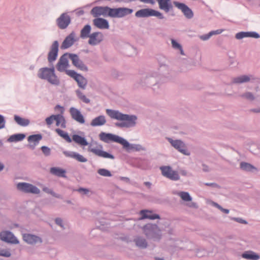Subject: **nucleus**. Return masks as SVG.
<instances>
[{
    "label": "nucleus",
    "instance_id": "nucleus-39",
    "mask_svg": "<svg viewBox=\"0 0 260 260\" xmlns=\"http://www.w3.org/2000/svg\"><path fill=\"white\" fill-rule=\"evenodd\" d=\"M136 245L141 248H146L147 244L146 240L144 239L138 238L135 240Z\"/></svg>",
    "mask_w": 260,
    "mask_h": 260
},
{
    "label": "nucleus",
    "instance_id": "nucleus-44",
    "mask_svg": "<svg viewBox=\"0 0 260 260\" xmlns=\"http://www.w3.org/2000/svg\"><path fill=\"white\" fill-rule=\"evenodd\" d=\"M77 94L78 98L82 100L83 102L88 104L90 102V100L86 97L81 92L77 91Z\"/></svg>",
    "mask_w": 260,
    "mask_h": 260
},
{
    "label": "nucleus",
    "instance_id": "nucleus-61",
    "mask_svg": "<svg viewBox=\"0 0 260 260\" xmlns=\"http://www.w3.org/2000/svg\"><path fill=\"white\" fill-rule=\"evenodd\" d=\"M214 205L215 207H216L217 208H218L219 210H221V209L222 208L219 205H218V204L217 203H214Z\"/></svg>",
    "mask_w": 260,
    "mask_h": 260
},
{
    "label": "nucleus",
    "instance_id": "nucleus-1",
    "mask_svg": "<svg viewBox=\"0 0 260 260\" xmlns=\"http://www.w3.org/2000/svg\"><path fill=\"white\" fill-rule=\"evenodd\" d=\"M106 113L112 119L121 121L115 123L116 126L120 127H129L135 125L137 117L134 115L123 114L118 111L107 109Z\"/></svg>",
    "mask_w": 260,
    "mask_h": 260
},
{
    "label": "nucleus",
    "instance_id": "nucleus-6",
    "mask_svg": "<svg viewBox=\"0 0 260 260\" xmlns=\"http://www.w3.org/2000/svg\"><path fill=\"white\" fill-rule=\"evenodd\" d=\"M18 190L25 193H31L33 194H39L40 190L36 186L28 183H19L17 185Z\"/></svg>",
    "mask_w": 260,
    "mask_h": 260
},
{
    "label": "nucleus",
    "instance_id": "nucleus-59",
    "mask_svg": "<svg viewBox=\"0 0 260 260\" xmlns=\"http://www.w3.org/2000/svg\"><path fill=\"white\" fill-rule=\"evenodd\" d=\"M55 222L56 223V224H57L58 225L62 226V225H61V223H62V220L60 218H56V220H55Z\"/></svg>",
    "mask_w": 260,
    "mask_h": 260
},
{
    "label": "nucleus",
    "instance_id": "nucleus-25",
    "mask_svg": "<svg viewBox=\"0 0 260 260\" xmlns=\"http://www.w3.org/2000/svg\"><path fill=\"white\" fill-rule=\"evenodd\" d=\"M106 123L105 117L103 115L98 116L92 120L90 125L92 126H98L104 125Z\"/></svg>",
    "mask_w": 260,
    "mask_h": 260
},
{
    "label": "nucleus",
    "instance_id": "nucleus-64",
    "mask_svg": "<svg viewBox=\"0 0 260 260\" xmlns=\"http://www.w3.org/2000/svg\"><path fill=\"white\" fill-rule=\"evenodd\" d=\"M156 260H164V259L162 258H156Z\"/></svg>",
    "mask_w": 260,
    "mask_h": 260
},
{
    "label": "nucleus",
    "instance_id": "nucleus-53",
    "mask_svg": "<svg viewBox=\"0 0 260 260\" xmlns=\"http://www.w3.org/2000/svg\"><path fill=\"white\" fill-rule=\"evenodd\" d=\"M43 190L47 193H50V194L53 195V196L58 197V196H56L55 193L52 190H51V189H49L47 187H44L43 188Z\"/></svg>",
    "mask_w": 260,
    "mask_h": 260
},
{
    "label": "nucleus",
    "instance_id": "nucleus-40",
    "mask_svg": "<svg viewBox=\"0 0 260 260\" xmlns=\"http://www.w3.org/2000/svg\"><path fill=\"white\" fill-rule=\"evenodd\" d=\"M179 196L183 201H190L191 200V198L190 197L189 194L187 192H180L179 193Z\"/></svg>",
    "mask_w": 260,
    "mask_h": 260
},
{
    "label": "nucleus",
    "instance_id": "nucleus-5",
    "mask_svg": "<svg viewBox=\"0 0 260 260\" xmlns=\"http://www.w3.org/2000/svg\"><path fill=\"white\" fill-rule=\"evenodd\" d=\"M135 15L137 17L155 16L161 19L164 18L163 15L160 12L151 9H143L140 10L136 13Z\"/></svg>",
    "mask_w": 260,
    "mask_h": 260
},
{
    "label": "nucleus",
    "instance_id": "nucleus-9",
    "mask_svg": "<svg viewBox=\"0 0 260 260\" xmlns=\"http://www.w3.org/2000/svg\"><path fill=\"white\" fill-rule=\"evenodd\" d=\"M110 8L108 7H95L91 11V14L94 17L100 16H110Z\"/></svg>",
    "mask_w": 260,
    "mask_h": 260
},
{
    "label": "nucleus",
    "instance_id": "nucleus-10",
    "mask_svg": "<svg viewBox=\"0 0 260 260\" xmlns=\"http://www.w3.org/2000/svg\"><path fill=\"white\" fill-rule=\"evenodd\" d=\"M69 112L72 119L74 120L80 124H84L85 123V118L78 109L71 107L70 108Z\"/></svg>",
    "mask_w": 260,
    "mask_h": 260
},
{
    "label": "nucleus",
    "instance_id": "nucleus-49",
    "mask_svg": "<svg viewBox=\"0 0 260 260\" xmlns=\"http://www.w3.org/2000/svg\"><path fill=\"white\" fill-rule=\"evenodd\" d=\"M41 149L43 153L46 155L48 156L50 154V149L46 146H42L41 147Z\"/></svg>",
    "mask_w": 260,
    "mask_h": 260
},
{
    "label": "nucleus",
    "instance_id": "nucleus-26",
    "mask_svg": "<svg viewBox=\"0 0 260 260\" xmlns=\"http://www.w3.org/2000/svg\"><path fill=\"white\" fill-rule=\"evenodd\" d=\"M55 122L57 126L64 128L66 127V121L64 116L61 114H56Z\"/></svg>",
    "mask_w": 260,
    "mask_h": 260
},
{
    "label": "nucleus",
    "instance_id": "nucleus-42",
    "mask_svg": "<svg viewBox=\"0 0 260 260\" xmlns=\"http://www.w3.org/2000/svg\"><path fill=\"white\" fill-rule=\"evenodd\" d=\"M98 173L101 176L106 177H110L112 176L111 173L109 171L105 169H100L98 170Z\"/></svg>",
    "mask_w": 260,
    "mask_h": 260
},
{
    "label": "nucleus",
    "instance_id": "nucleus-63",
    "mask_svg": "<svg viewBox=\"0 0 260 260\" xmlns=\"http://www.w3.org/2000/svg\"><path fill=\"white\" fill-rule=\"evenodd\" d=\"M4 165L0 163V171H2L4 169Z\"/></svg>",
    "mask_w": 260,
    "mask_h": 260
},
{
    "label": "nucleus",
    "instance_id": "nucleus-2",
    "mask_svg": "<svg viewBox=\"0 0 260 260\" xmlns=\"http://www.w3.org/2000/svg\"><path fill=\"white\" fill-rule=\"evenodd\" d=\"M38 77L42 79L47 80L52 84L57 85L59 84V80L54 73V69L44 68L39 70Z\"/></svg>",
    "mask_w": 260,
    "mask_h": 260
},
{
    "label": "nucleus",
    "instance_id": "nucleus-32",
    "mask_svg": "<svg viewBox=\"0 0 260 260\" xmlns=\"http://www.w3.org/2000/svg\"><path fill=\"white\" fill-rule=\"evenodd\" d=\"M145 232L146 235H148L150 233L148 231H151L152 233H154L156 231H159L158 226L155 224H148L146 225L144 228Z\"/></svg>",
    "mask_w": 260,
    "mask_h": 260
},
{
    "label": "nucleus",
    "instance_id": "nucleus-50",
    "mask_svg": "<svg viewBox=\"0 0 260 260\" xmlns=\"http://www.w3.org/2000/svg\"><path fill=\"white\" fill-rule=\"evenodd\" d=\"M172 44L173 47L174 48H176V49H181V45L174 40H172Z\"/></svg>",
    "mask_w": 260,
    "mask_h": 260
},
{
    "label": "nucleus",
    "instance_id": "nucleus-48",
    "mask_svg": "<svg viewBox=\"0 0 260 260\" xmlns=\"http://www.w3.org/2000/svg\"><path fill=\"white\" fill-rule=\"evenodd\" d=\"M0 255L6 257H9L11 255V253L8 250L0 249Z\"/></svg>",
    "mask_w": 260,
    "mask_h": 260
},
{
    "label": "nucleus",
    "instance_id": "nucleus-46",
    "mask_svg": "<svg viewBox=\"0 0 260 260\" xmlns=\"http://www.w3.org/2000/svg\"><path fill=\"white\" fill-rule=\"evenodd\" d=\"M66 74L74 78L75 80L77 78V76L79 75L73 70H66Z\"/></svg>",
    "mask_w": 260,
    "mask_h": 260
},
{
    "label": "nucleus",
    "instance_id": "nucleus-27",
    "mask_svg": "<svg viewBox=\"0 0 260 260\" xmlns=\"http://www.w3.org/2000/svg\"><path fill=\"white\" fill-rule=\"evenodd\" d=\"M72 140L76 143L81 145V146H87L88 145V143L85 138L82 137L78 135H74L72 136Z\"/></svg>",
    "mask_w": 260,
    "mask_h": 260
},
{
    "label": "nucleus",
    "instance_id": "nucleus-37",
    "mask_svg": "<svg viewBox=\"0 0 260 260\" xmlns=\"http://www.w3.org/2000/svg\"><path fill=\"white\" fill-rule=\"evenodd\" d=\"M250 77L246 75L242 76L234 79L233 82L235 83H242L250 81Z\"/></svg>",
    "mask_w": 260,
    "mask_h": 260
},
{
    "label": "nucleus",
    "instance_id": "nucleus-21",
    "mask_svg": "<svg viewBox=\"0 0 260 260\" xmlns=\"http://www.w3.org/2000/svg\"><path fill=\"white\" fill-rule=\"evenodd\" d=\"M23 239L26 243L30 244H35L42 242L40 238L29 234H23Z\"/></svg>",
    "mask_w": 260,
    "mask_h": 260
},
{
    "label": "nucleus",
    "instance_id": "nucleus-47",
    "mask_svg": "<svg viewBox=\"0 0 260 260\" xmlns=\"http://www.w3.org/2000/svg\"><path fill=\"white\" fill-rule=\"evenodd\" d=\"M54 109L56 112L59 113V114L62 115L64 111V108L62 106H61L60 105H56Z\"/></svg>",
    "mask_w": 260,
    "mask_h": 260
},
{
    "label": "nucleus",
    "instance_id": "nucleus-20",
    "mask_svg": "<svg viewBox=\"0 0 260 260\" xmlns=\"http://www.w3.org/2000/svg\"><path fill=\"white\" fill-rule=\"evenodd\" d=\"M93 24L100 29H108L109 27L108 21L102 18H97L93 19Z\"/></svg>",
    "mask_w": 260,
    "mask_h": 260
},
{
    "label": "nucleus",
    "instance_id": "nucleus-58",
    "mask_svg": "<svg viewBox=\"0 0 260 260\" xmlns=\"http://www.w3.org/2000/svg\"><path fill=\"white\" fill-rule=\"evenodd\" d=\"M210 37L211 36H209V33L208 34L200 36V39H202V40L205 41L209 39Z\"/></svg>",
    "mask_w": 260,
    "mask_h": 260
},
{
    "label": "nucleus",
    "instance_id": "nucleus-12",
    "mask_svg": "<svg viewBox=\"0 0 260 260\" xmlns=\"http://www.w3.org/2000/svg\"><path fill=\"white\" fill-rule=\"evenodd\" d=\"M174 5L179 9L181 10L183 14L187 18H191L193 14L191 10L186 5L177 2H174Z\"/></svg>",
    "mask_w": 260,
    "mask_h": 260
},
{
    "label": "nucleus",
    "instance_id": "nucleus-22",
    "mask_svg": "<svg viewBox=\"0 0 260 260\" xmlns=\"http://www.w3.org/2000/svg\"><path fill=\"white\" fill-rule=\"evenodd\" d=\"M161 10L168 12L172 8L171 0H156Z\"/></svg>",
    "mask_w": 260,
    "mask_h": 260
},
{
    "label": "nucleus",
    "instance_id": "nucleus-38",
    "mask_svg": "<svg viewBox=\"0 0 260 260\" xmlns=\"http://www.w3.org/2000/svg\"><path fill=\"white\" fill-rule=\"evenodd\" d=\"M241 168L246 171H252L253 170H256V168L250 164L242 162L240 164Z\"/></svg>",
    "mask_w": 260,
    "mask_h": 260
},
{
    "label": "nucleus",
    "instance_id": "nucleus-52",
    "mask_svg": "<svg viewBox=\"0 0 260 260\" xmlns=\"http://www.w3.org/2000/svg\"><path fill=\"white\" fill-rule=\"evenodd\" d=\"M223 31V29H217L216 30L211 31L209 32V36H211V37L213 35L220 34Z\"/></svg>",
    "mask_w": 260,
    "mask_h": 260
},
{
    "label": "nucleus",
    "instance_id": "nucleus-60",
    "mask_svg": "<svg viewBox=\"0 0 260 260\" xmlns=\"http://www.w3.org/2000/svg\"><path fill=\"white\" fill-rule=\"evenodd\" d=\"M221 211L225 214H228L229 213V210L228 209H223V208L221 209Z\"/></svg>",
    "mask_w": 260,
    "mask_h": 260
},
{
    "label": "nucleus",
    "instance_id": "nucleus-33",
    "mask_svg": "<svg viewBox=\"0 0 260 260\" xmlns=\"http://www.w3.org/2000/svg\"><path fill=\"white\" fill-rule=\"evenodd\" d=\"M55 131L59 136L63 138L68 142L71 143L72 142V140L67 133L59 128H56Z\"/></svg>",
    "mask_w": 260,
    "mask_h": 260
},
{
    "label": "nucleus",
    "instance_id": "nucleus-57",
    "mask_svg": "<svg viewBox=\"0 0 260 260\" xmlns=\"http://www.w3.org/2000/svg\"><path fill=\"white\" fill-rule=\"evenodd\" d=\"M234 220L238 222H240V223H244V224H246L247 223V222L241 219V218H233Z\"/></svg>",
    "mask_w": 260,
    "mask_h": 260
},
{
    "label": "nucleus",
    "instance_id": "nucleus-13",
    "mask_svg": "<svg viewBox=\"0 0 260 260\" xmlns=\"http://www.w3.org/2000/svg\"><path fill=\"white\" fill-rule=\"evenodd\" d=\"M0 239L13 244L18 243V241L11 232L4 231L0 233Z\"/></svg>",
    "mask_w": 260,
    "mask_h": 260
},
{
    "label": "nucleus",
    "instance_id": "nucleus-41",
    "mask_svg": "<svg viewBox=\"0 0 260 260\" xmlns=\"http://www.w3.org/2000/svg\"><path fill=\"white\" fill-rule=\"evenodd\" d=\"M55 116L56 115H51L45 119V122L48 127H50L54 121H55Z\"/></svg>",
    "mask_w": 260,
    "mask_h": 260
},
{
    "label": "nucleus",
    "instance_id": "nucleus-43",
    "mask_svg": "<svg viewBox=\"0 0 260 260\" xmlns=\"http://www.w3.org/2000/svg\"><path fill=\"white\" fill-rule=\"evenodd\" d=\"M128 150H134L136 151H140L142 150H144V148L140 145H129V146L126 147H124Z\"/></svg>",
    "mask_w": 260,
    "mask_h": 260
},
{
    "label": "nucleus",
    "instance_id": "nucleus-7",
    "mask_svg": "<svg viewBox=\"0 0 260 260\" xmlns=\"http://www.w3.org/2000/svg\"><path fill=\"white\" fill-rule=\"evenodd\" d=\"M133 12V10L126 8H110V17H122Z\"/></svg>",
    "mask_w": 260,
    "mask_h": 260
},
{
    "label": "nucleus",
    "instance_id": "nucleus-62",
    "mask_svg": "<svg viewBox=\"0 0 260 260\" xmlns=\"http://www.w3.org/2000/svg\"><path fill=\"white\" fill-rule=\"evenodd\" d=\"M214 205L215 207H216L217 208H218L219 210H221V209L222 208L219 205H218V204L217 203H214Z\"/></svg>",
    "mask_w": 260,
    "mask_h": 260
},
{
    "label": "nucleus",
    "instance_id": "nucleus-36",
    "mask_svg": "<svg viewBox=\"0 0 260 260\" xmlns=\"http://www.w3.org/2000/svg\"><path fill=\"white\" fill-rule=\"evenodd\" d=\"M242 257L249 259L257 260L259 258L258 255L253 252L250 251L242 254Z\"/></svg>",
    "mask_w": 260,
    "mask_h": 260
},
{
    "label": "nucleus",
    "instance_id": "nucleus-16",
    "mask_svg": "<svg viewBox=\"0 0 260 260\" xmlns=\"http://www.w3.org/2000/svg\"><path fill=\"white\" fill-rule=\"evenodd\" d=\"M103 39V35L100 32H95L90 35L88 43L91 45L99 44Z\"/></svg>",
    "mask_w": 260,
    "mask_h": 260
},
{
    "label": "nucleus",
    "instance_id": "nucleus-23",
    "mask_svg": "<svg viewBox=\"0 0 260 260\" xmlns=\"http://www.w3.org/2000/svg\"><path fill=\"white\" fill-rule=\"evenodd\" d=\"M140 214L142 215L141 219L148 218L150 219H159V216L154 214L152 211L149 210H141Z\"/></svg>",
    "mask_w": 260,
    "mask_h": 260
},
{
    "label": "nucleus",
    "instance_id": "nucleus-45",
    "mask_svg": "<svg viewBox=\"0 0 260 260\" xmlns=\"http://www.w3.org/2000/svg\"><path fill=\"white\" fill-rule=\"evenodd\" d=\"M245 38L252 37L254 38H258L259 37V35L255 32H244Z\"/></svg>",
    "mask_w": 260,
    "mask_h": 260
},
{
    "label": "nucleus",
    "instance_id": "nucleus-54",
    "mask_svg": "<svg viewBox=\"0 0 260 260\" xmlns=\"http://www.w3.org/2000/svg\"><path fill=\"white\" fill-rule=\"evenodd\" d=\"M244 38H245V37L243 31L238 32L236 35V38L237 39L240 40Z\"/></svg>",
    "mask_w": 260,
    "mask_h": 260
},
{
    "label": "nucleus",
    "instance_id": "nucleus-14",
    "mask_svg": "<svg viewBox=\"0 0 260 260\" xmlns=\"http://www.w3.org/2000/svg\"><path fill=\"white\" fill-rule=\"evenodd\" d=\"M168 140L172 145L180 152L185 155L189 154L184 144L182 141L180 140H173L170 138L168 139Z\"/></svg>",
    "mask_w": 260,
    "mask_h": 260
},
{
    "label": "nucleus",
    "instance_id": "nucleus-31",
    "mask_svg": "<svg viewBox=\"0 0 260 260\" xmlns=\"http://www.w3.org/2000/svg\"><path fill=\"white\" fill-rule=\"evenodd\" d=\"M91 31V26L89 25H86L81 30L80 37L82 38H89V34Z\"/></svg>",
    "mask_w": 260,
    "mask_h": 260
},
{
    "label": "nucleus",
    "instance_id": "nucleus-35",
    "mask_svg": "<svg viewBox=\"0 0 260 260\" xmlns=\"http://www.w3.org/2000/svg\"><path fill=\"white\" fill-rule=\"evenodd\" d=\"M25 136L24 134H19L12 135L8 139V141L9 142H17L22 141L25 138Z\"/></svg>",
    "mask_w": 260,
    "mask_h": 260
},
{
    "label": "nucleus",
    "instance_id": "nucleus-30",
    "mask_svg": "<svg viewBox=\"0 0 260 260\" xmlns=\"http://www.w3.org/2000/svg\"><path fill=\"white\" fill-rule=\"evenodd\" d=\"M42 136L40 134L31 135L28 138V141L30 143H33L34 145H37L42 139Z\"/></svg>",
    "mask_w": 260,
    "mask_h": 260
},
{
    "label": "nucleus",
    "instance_id": "nucleus-55",
    "mask_svg": "<svg viewBox=\"0 0 260 260\" xmlns=\"http://www.w3.org/2000/svg\"><path fill=\"white\" fill-rule=\"evenodd\" d=\"M244 96L249 100H253L254 99L253 95L250 92L246 93Z\"/></svg>",
    "mask_w": 260,
    "mask_h": 260
},
{
    "label": "nucleus",
    "instance_id": "nucleus-17",
    "mask_svg": "<svg viewBox=\"0 0 260 260\" xmlns=\"http://www.w3.org/2000/svg\"><path fill=\"white\" fill-rule=\"evenodd\" d=\"M57 21L59 27L61 29H64L70 23V17L66 14H63L58 18Z\"/></svg>",
    "mask_w": 260,
    "mask_h": 260
},
{
    "label": "nucleus",
    "instance_id": "nucleus-11",
    "mask_svg": "<svg viewBox=\"0 0 260 260\" xmlns=\"http://www.w3.org/2000/svg\"><path fill=\"white\" fill-rule=\"evenodd\" d=\"M69 57L72 60L73 64L79 69L87 71V67L79 59L78 56L74 54H69Z\"/></svg>",
    "mask_w": 260,
    "mask_h": 260
},
{
    "label": "nucleus",
    "instance_id": "nucleus-28",
    "mask_svg": "<svg viewBox=\"0 0 260 260\" xmlns=\"http://www.w3.org/2000/svg\"><path fill=\"white\" fill-rule=\"evenodd\" d=\"M14 120L18 124L22 126H26L29 123V120L28 119L20 117L17 115H15Z\"/></svg>",
    "mask_w": 260,
    "mask_h": 260
},
{
    "label": "nucleus",
    "instance_id": "nucleus-56",
    "mask_svg": "<svg viewBox=\"0 0 260 260\" xmlns=\"http://www.w3.org/2000/svg\"><path fill=\"white\" fill-rule=\"evenodd\" d=\"M77 191L80 193H83V194H87L89 192V190L86 188H79Z\"/></svg>",
    "mask_w": 260,
    "mask_h": 260
},
{
    "label": "nucleus",
    "instance_id": "nucleus-51",
    "mask_svg": "<svg viewBox=\"0 0 260 260\" xmlns=\"http://www.w3.org/2000/svg\"><path fill=\"white\" fill-rule=\"evenodd\" d=\"M5 126V121L4 117L0 115V129L3 128Z\"/></svg>",
    "mask_w": 260,
    "mask_h": 260
},
{
    "label": "nucleus",
    "instance_id": "nucleus-34",
    "mask_svg": "<svg viewBox=\"0 0 260 260\" xmlns=\"http://www.w3.org/2000/svg\"><path fill=\"white\" fill-rule=\"evenodd\" d=\"M75 80L77 82L79 87L82 88H85L87 84V81L85 78L79 74Z\"/></svg>",
    "mask_w": 260,
    "mask_h": 260
},
{
    "label": "nucleus",
    "instance_id": "nucleus-29",
    "mask_svg": "<svg viewBox=\"0 0 260 260\" xmlns=\"http://www.w3.org/2000/svg\"><path fill=\"white\" fill-rule=\"evenodd\" d=\"M50 172L59 177H65L66 171L59 168H52L50 169Z\"/></svg>",
    "mask_w": 260,
    "mask_h": 260
},
{
    "label": "nucleus",
    "instance_id": "nucleus-4",
    "mask_svg": "<svg viewBox=\"0 0 260 260\" xmlns=\"http://www.w3.org/2000/svg\"><path fill=\"white\" fill-rule=\"evenodd\" d=\"M88 150L99 157L110 159L114 158L113 155L103 150V146L102 145H90L88 148Z\"/></svg>",
    "mask_w": 260,
    "mask_h": 260
},
{
    "label": "nucleus",
    "instance_id": "nucleus-15",
    "mask_svg": "<svg viewBox=\"0 0 260 260\" xmlns=\"http://www.w3.org/2000/svg\"><path fill=\"white\" fill-rule=\"evenodd\" d=\"M58 51V43L57 41H55L51 47L50 52L48 56V60L49 62L54 61L57 56Z\"/></svg>",
    "mask_w": 260,
    "mask_h": 260
},
{
    "label": "nucleus",
    "instance_id": "nucleus-24",
    "mask_svg": "<svg viewBox=\"0 0 260 260\" xmlns=\"http://www.w3.org/2000/svg\"><path fill=\"white\" fill-rule=\"evenodd\" d=\"M64 154L68 157H70L76 159L78 161L80 162H86L87 161V159L83 157L82 155L74 152H68L64 151L63 152Z\"/></svg>",
    "mask_w": 260,
    "mask_h": 260
},
{
    "label": "nucleus",
    "instance_id": "nucleus-19",
    "mask_svg": "<svg viewBox=\"0 0 260 260\" xmlns=\"http://www.w3.org/2000/svg\"><path fill=\"white\" fill-rule=\"evenodd\" d=\"M68 56H69V54H65L60 57L57 65V69L58 71H64L68 68L69 66Z\"/></svg>",
    "mask_w": 260,
    "mask_h": 260
},
{
    "label": "nucleus",
    "instance_id": "nucleus-18",
    "mask_svg": "<svg viewBox=\"0 0 260 260\" xmlns=\"http://www.w3.org/2000/svg\"><path fill=\"white\" fill-rule=\"evenodd\" d=\"M75 34L74 32L71 33L67 36L62 43L61 45L60 48L61 49H65L71 47L75 41Z\"/></svg>",
    "mask_w": 260,
    "mask_h": 260
},
{
    "label": "nucleus",
    "instance_id": "nucleus-8",
    "mask_svg": "<svg viewBox=\"0 0 260 260\" xmlns=\"http://www.w3.org/2000/svg\"><path fill=\"white\" fill-rule=\"evenodd\" d=\"M162 175L172 180H178L179 179V175L178 172L173 170L169 166H162L160 168Z\"/></svg>",
    "mask_w": 260,
    "mask_h": 260
},
{
    "label": "nucleus",
    "instance_id": "nucleus-3",
    "mask_svg": "<svg viewBox=\"0 0 260 260\" xmlns=\"http://www.w3.org/2000/svg\"><path fill=\"white\" fill-rule=\"evenodd\" d=\"M99 138L101 141L107 143L114 142L121 144L123 147L129 146V143L127 141L118 136L112 134L102 132L99 135Z\"/></svg>",
    "mask_w": 260,
    "mask_h": 260
}]
</instances>
